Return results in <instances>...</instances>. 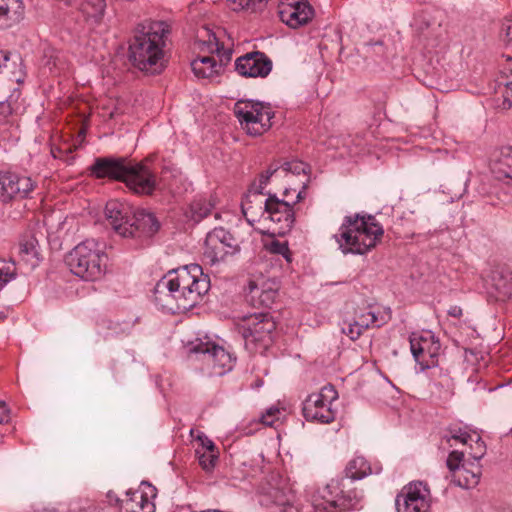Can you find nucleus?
I'll use <instances>...</instances> for the list:
<instances>
[{
	"label": "nucleus",
	"mask_w": 512,
	"mask_h": 512,
	"mask_svg": "<svg viewBox=\"0 0 512 512\" xmlns=\"http://www.w3.org/2000/svg\"><path fill=\"white\" fill-rule=\"evenodd\" d=\"M473 442L475 443V448L470 445L472 451L469 454L474 461L478 462L485 454V444L478 434H475V440Z\"/></svg>",
	"instance_id": "48"
},
{
	"label": "nucleus",
	"mask_w": 512,
	"mask_h": 512,
	"mask_svg": "<svg viewBox=\"0 0 512 512\" xmlns=\"http://www.w3.org/2000/svg\"><path fill=\"white\" fill-rule=\"evenodd\" d=\"M271 59L263 52L252 51L235 60V70L243 77L265 78L272 70Z\"/></svg>",
	"instance_id": "14"
},
{
	"label": "nucleus",
	"mask_w": 512,
	"mask_h": 512,
	"mask_svg": "<svg viewBox=\"0 0 512 512\" xmlns=\"http://www.w3.org/2000/svg\"><path fill=\"white\" fill-rule=\"evenodd\" d=\"M25 17V6L22 0H0V20L2 26L10 27L19 24Z\"/></svg>",
	"instance_id": "23"
},
{
	"label": "nucleus",
	"mask_w": 512,
	"mask_h": 512,
	"mask_svg": "<svg viewBox=\"0 0 512 512\" xmlns=\"http://www.w3.org/2000/svg\"><path fill=\"white\" fill-rule=\"evenodd\" d=\"M105 215L112 228L122 237L131 234L128 223H130L132 212L130 208L118 201L110 200L105 206Z\"/></svg>",
	"instance_id": "20"
},
{
	"label": "nucleus",
	"mask_w": 512,
	"mask_h": 512,
	"mask_svg": "<svg viewBox=\"0 0 512 512\" xmlns=\"http://www.w3.org/2000/svg\"><path fill=\"white\" fill-rule=\"evenodd\" d=\"M490 169L498 179L512 178V147L504 146L491 156Z\"/></svg>",
	"instance_id": "21"
},
{
	"label": "nucleus",
	"mask_w": 512,
	"mask_h": 512,
	"mask_svg": "<svg viewBox=\"0 0 512 512\" xmlns=\"http://www.w3.org/2000/svg\"><path fill=\"white\" fill-rule=\"evenodd\" d=\"M290 191L296 192L297 189L285 188L284 199H279L275 194H269V197L264 201L262 217L275 223L277 226L275 231L280 235L289 232L295 222V213L288 200Z\"/></svg>",
	"instance_id": "10"
},
{
	"label": "nucleus",
	"mask_w": 512,
	"mask_h": 512,
	"mask_svg": "<svg viewBox=\"0 0 512 512\" xmlns=\"http://www.w3.org/2000/svg\"><path fill=\"white\" fill-rule=\"evenodd\" d=\"M280 413V410L277 409V408H271L269 410H267V412L262 415V423L267 425V426H272L274 421L277 419L276 418V415Z\"/></svg>",
	"instance_id": "50"
},
{
	"label": "nucleus",
	"mask_w": 512,
	"mask_h": 512,
	"mask_svg": "<svg viewBox=\"0 0 512 512\" xmlns=\"http://www.w3.org/2000/svg\"><path fill=\"white\" fill-rule=\"evenodd\" d=\"M492 286L495 297L499 301H506L512 296V273L495 272L492 277Z\"/></svg>",
	"instance_id": "29"
},
{
	"label": "nucleus",
	"mask_w": 512,
	"mask_h": 512,
	"mask_svg": "<svg viewBox=\"0 0 512 512\" xmlns=\"http://www.w3.org/2000/svg\"><path fill=\"white\" fill-rule=\"evenodd\" d=\"M307 169L308 165L299 160L285 162L279 167L280 177L286 178L287 182H291V179L295 175L303 174L305 177V181L301 182V189L296 191V199L293 201V204L298 203L305 198V190L309 182V178L306 175Z\"/></svg>",
	"instance_id": "22"
},
{
	"label": "nucleus",
	"mask_w": 512,
	"mask_h": 512,
	"mask_svg": "<svg viewBox=\"0 0 512 512\" xmlns=\"http://www.w3.org/2000/svg\"><path fill=\"white\" fill-rule=\"evenodd\" d=\"M372 46L377 47L379 49V51H375L378 55H384L383 43L381 41L374 43Z\"/></svg>",
	"instance_id": "57"
},
{
	"label": "nucleus",
	"mask_w": 512,
	"mask_h": 512,
	"mask_svg": "<svg viewBox=\"0 0 512 512\" xmlns=\"http://www.w3.org/2000/svg\"><path fill=\"white\" fill-rule=\"evenodd\" d=\"M371 473L370 464L364 457L357 456L347 464L345 476L332 479L318 495L313 496L312 506L315 512H335L336 509H352L359 501V493L355 489H346L347 479L361 480Z\"/></svg>",
	"instance_id": "2"
},
{
	"label": "nucleus",
	"mask_w": 512,
	"mask_h": 512,
	"mask_svg": "<svg viewBox=\"0 0 512 512\" xmlns=\"http://www.w3.org/2000/svg\"><path fill=\"white\" fill-rule=\"evenodd\" d=\"M217 459L218 456L215 451H205L199 455V464L204 470L210 471L215 467Z\"/></svg>",
	"instance_id": "46"
},
{
	"label": "nucleus",
	"mask_w": 512,
	"mask_h": 512,
	"mask_svg": "<svg viewBox=\"0 0 512 512\" xmlns=\"http://www.w3.org/2000/svg\"><path fill=\"white\" fill-rule=\"evenodd\" d=\"M448 314L455 318H460L462 316V309L459 306H452L448 310Z\"/></svg>",
	"instance_id": "56"
},
{
	"label": "nucleus",
	"mask_w": 512,
	"mask_h": 512,
	"mask_svg": "<svg viewBox=\"0 0 512 512\" xmlns=\"http://www.w3.org/2000/svg\"><path fill=\"white\" fill-rule=\"evenodd\" d=\"M241 208L248 223L253 225L257 221V217L259 215L262 216L264 211V201H262L260 197L257 199L249 197L248 192L245 199L242 201Z\"/></svg>",
	"instance_id": "30"
},
{
	"label": "nucleus",
	"mask_w": 512,
	"mask_h": 512,
	"mask_svg": "<svg viewBox=\"0 0 512 512\" xmlns=\"http://www.w3.org/2000/svg\"><path fill=\"white\" fill-rule=\"evenodd\" d=\"M169 25L164 21L144 20L139 23L129 41L128 59L142 72L159 74L166 67V37Z\"/></svg>",
	"instance_id": "1"
},
{
	"label": "nucleus",
	"mask_w": 512,
	"mask_h": 512,
	"mask_svg": "<svg viewBox=\"0 0 512 512\" xmlns=\"http://www.w3.org/2000/svg\"><path fill=\"white\" fill-rule=\"evenodd\" d=\"M421 37L422 40L424 41L426 49H428L429 51H432L433 49L438 47L443 41L442 33L435 34V29H432L431 31L422 34Z\"/></svg>",
	"instance_id": "44"
},
{
	"label": "nucleus",
	"mask_w": 512,
	"mask_h": 512,
	"mask_svg": "<svg viewBox=\"0 0 512 512\" xmlns=\"http://www.w3.org/2000/svg\"><path fill=\"white\" fill-rule=\"evenodd\" d=\"M463 458H464L463 452H460L457 450L450 452V454L448 455L447 461H446V465H447L448 469L451 472L460 470L461 464L463 462Z\"/></svg>",
	"instance_id": "47"
},
{
	"label": "nucleus",
	"mask_w": 512,
	"mask_h": 512,
	"mask_svg": "<svg viewBox=\"0 0 512 512\" xmlns=\"http://www.w3.org/2000/svg\"><path fill=\"white\" fill-rule=\"evenodd\" d=\"M107 499H108L109 504H111V505H113V504L118 505L119 504L121 506V500L117 497V495L114 492L109 491L107 493Z\"/></svg>",
	"instance_id": "55"
},
{
	"label": "nucleus",
	"mask_w": 512,
	"mask_h": 512,
	"mask_svg": "<svg viewBox=\"0 0 512 512\" xmlns=\"http://www.w3.org/2000/svg\"><path fill=\"white\" fill-rule=\"evenodd\" d=\"M240 250L239 242L222 227L208 232L204 242L203 261L211 266L224 261L228 255H234Z\"/></svg>",
	"instance_id": "8"
},
{
	"label": "nucleus",
	"mask_w": 512,
	"mask_h": 512,
	"mask_svg": "<svg viewBox=\"0 0 512 512\" xmlns=\"http://www.w3.org/2000/svg\"><path fill=\"white\" fill-rule=\"evenodd\" d=\"M231 2V8L235 11L246 10L249 12H257L263 10L268 0H229Z\"/></svg>",
	"instance_id": "38"
},
{
	"label": "nucleus",
	"mask_w": 512,
	"mask_h": 512,
	"mask_svg": "<svg viewBox=\"0 0 512 512\" xmlns=\"http://www.w3.org/2000/svg\"><path fill=\"white\" fill-rule=\"evenodd\" d=\"M17 276V268L14 261L5 262L0 260V290Z\"/></svg>",
	"instance_id": "40"
},
{
	"label": "nucleus",
	"mask_w": 512,
	"mask_h": 512,
	"mask_svg": "<svg viewBox=\"0 0 512 512\" xmlns=\"http://www.w3.org/2000/svg\"><path fill=\"white\" fill-rule=\"evenodd\" d=\"M341 330L343 334L347 335L353 341L357 340L364 331L355 319H353L352 322L344 321Z\"/></svg>",
	"instance_id": "43"
},
{
	"label": "nucleus",
	"mask_w": 512,
	"mask_h": 512,
	"mask_svg": "<svg viewBox=\"0 0 512 512\" xmlns=\"http://www.w3.org/2000/svg\"><path fill=\"white\" fill-rule=\"evenodd\" d=\"M18 255L22 262L30 270L39 265L40 252L37 239L32 236H25L19 242Z\"/></svg>",
	"instance_id": "24"
},
{
	"label": "nucleus",
	"mask_w": 512,
	"mask_h": 512,
	"mask_svg": "<svg viewBox=\"0 0 512 512\" xmlns=\"http://www.w3.org/2000/svg\"><path fill=\"white\" fill-rule=\"evenodd\" d=\"M15 173L0 172V202L8 203L14 199Z\"/></svg>",
	"instance_id": "36"
},
{
	"label": "nucleus",
	"mask_w": 512,
	"mask_h": 512,
	"mask_svg": "<svg viewBox=\"0 0 512 512\" xmlns=\"http://www.w3.org/2000/svg\"><path fill=\"white\" fill-rule=\"evenodd\" d=\"M278 296V285L273 280L250 281L246 300L254 307L270 308Z\"/></svg>",
	"instance_id": "17"
},
{
	"label": "nucleus",
	"mask_w": 512,
	"mask_h": 512,
	"mask_svg": "<svg viewBox=\"0 0 512 512\" xmlns=\"http://www.w3.org/2000/svg\"><path fill=\"white\" fill-rule=\"evenodd\" d=\"M449 435H446L445 438L449 442L450 439L459 441L464 445H468L469 442H473L475 440V432L473 434L469 433L465 428L461 427H450L448 429Z\"/></svg>",
	"instance_id": "41"
},
{
	"label": "nucleus",
	"mask_w": 512,
	"mask_h": 512,
	"mask_svg": "<svg viewBox=\"0 0 512 512\" xmlns=\"http://www.w3.org/2000/svg\"><path fill=\"white\" fill-rule=\"evenodd\" d=\"M279 17L291 28H298L312 20L314 9L307 0H281Z\"/></svg>",
	"instance_id": "15"
},
{
	"label": "nucleus",
	"mask_w": 512,
	"mask_h": 512,
	"mask_svg": "<svg viewBox=\"0 0 512 512\" xmlns=\"http://www.w3.org/2000/svg\"><path fill=\"white\" fill-rule=\"evenodd\" d=\"M397 512H427L428 502L426 499L408 498V501L401 502V497L396 498Z\"/></svg>",
	"instance_id": "35"
},
{
	"label": "nucleus",
	"mask_w": 512,
	"mask_h": 512,
	"mask_svg": "<svg viewBox=\"0 0 512 512\" xmlns=\"http://www.w3.org/2000/svg\"><path fill=\"white\" fill-rule=\"evenodd\" d=\"M191 68L198 78H212L223 70V64H218L214 56H203L191 62Z\"/></svg>",
	"instance_id": "26"
},
{
	"label": "nucleus",
	"mask_w": 512,
	"mask_h": 512,
	"mask_svg": "<svg viewBox=\"0 0 512 512\" xmlns=\"http://www.w3.org/2000/svg\"><path fill=\"white\" fill-rule=\"evenodd\" d=\"M36 184L31 177L15 174L13 191L14 199H24L30 196Z\"/></svg>",
	"instance_id": "33"
},
{
	"label": "nucleus",
	"mask_w": 512,
	"mask_h": 512,
	"mask_svg": "<svg viewBox=\"0 0 512 512\" xmlns=\"http://www.w3.org/2000/svg\"><path fill=\"white\" fill-rule=\"evenodd\" d=\"M338 399V392L332 384H327L318 393L310 394L303 402L302 413L307 421L331 423L335 420L336 410L333 402Z\"/></svg>",
	"instance_id": "7"
},
{
	"label": "nucleus",
	"mask_w": 512,
	"mask_h": 512,
	"mask_svg": "<svg viewBox=\"0 0 512 512\" xmlns=\"http://www.w3.org/2000/svg\"><path fill=\"white\" fill-rule=\"evenodd\" d=\"M354 319L364 330L371 326L380 327L391 319V311L388 308L383 312H375L371 308H368L360 313H356Z\"/></svg>",
	"instance_id": "27"
},
{
	"label": "nucleus",
	"mask_w": 512,
	"mask_h": 512,
	"mask_svg": "<svg viewBox=\"0 0 512 512\" xmlns=\"http://www.w3.org/2000/svg\"><path fill=\"white\" fill-rule=\"evenodd\" d=\"M10 59V52L6 50H0V73L4 67H6L7 62Z\"/></svg>",
	"instance_id": "54"
},
{
	"label": "nucleus",
	"mask_w": 512,
	"mask_h": 512,
	"mask_svg": "<svg viewBox=\"0 0 512 512\" xmlns=\"http://www.w3.org/2000/svg\"><path fill=\"white\" fill-rule=\"evenodd\" d=\"M67 5H75L79 7L84 15L94 19L98 23L104 14L106 2L105 0H63Z\"/></svg>",
	"instance_id": "28"
},
{
	"label": "nucleus",
	"mask_w": 512,
	"mask_h": 512,
	"mask_svg": "<svg viewBox=\"0 0 512 512\" xmlns=\"http://www.w3.org/2000/svg\"><path fill=\"white\" fill-rule=\"evenodd\" d=\"M499 84L504 86L502 92L504 98L503 105L505 108H510L512 106V64L504 68Z\"/></svg>",
	"instance_id": "37"
},
{
	"label": "nucleus",
	"mask_w": 512,
	"mask_h": 512,
	"mask_svg": "<svg viewBox=\"0 0 512 512\" xmlns=\"http://www.w3.org/2000/svg\"><path fill=\"white\" fill-rule=\"evenodd\" d=\"M128 163L123 157H98L94 160L89 170L95 178H108L123 182Z\"/></svg>",
	"instance_id": "18"
},
{
	"label": "nucleus",
	"mask_w": 512,
	"mask_h": 512,
	"mask_svg": "<svg viewBox=\"0 0 512 512\" xmlns=\"http://www.w3.org/2000/svg\"><path fill=\"white\" fill-rule=\"evenodd\" d=\"M176 283V279L168 273L156 283L154 298L157 304L175 313L188 311L202 300L203 296L197 289L187 290L180 284L177 287L174 285Z\"/></svg>",
	"instance_id": "5"
},
{
	"label": "nucleus",
	"mask_w": 512,
	"mask_h": 512,
	"mask_svg": "<svg viewBox=\"0 0 512 512\" xmlns=\"http://www.w3.org/2000/svg\"><path fill=\"white\" fill-rule=\"evenodd\" d=\"M427 492L426 486L422 482H417L410 484L407 487L406 493L399 496L401 497V502H406L408 498L426 499Z\"/></svg>",
	"instance_id": "42"
},
{
	"label": "nucleus",
	"mask_w": 512,
	"mask_h": 512,
	"mask_svg": "<svg viewBox=\"0 0 512 512\" xmlns=\"http://www.w3.org/2000/svg\"><path fill=\"white\" fill-rule=\"evenodd\" d=\"M280 177L279 167H273L272 165L267 169L265 173H262L258 179V181L253 182L249 188V197H254L255 199L264 195V188L267 185L269 179L272 176Z\"/></svg>",
	"instance_id": "32"
},
{
	"label": "nucleus",
	"mask_w": 512,
	"mask_h": 512,
	"mask_svg": "<svg viewBox=\"0 0 512 512\" xmlns=\"http://www.w3.org/2000/svg\"><path fill=\"white\" fill-rule=\"evenodd\" d=\"M267 249L272 254L281 255L288 261L290 260V250L288 243L286 241L272 240L269 244H267Z\"/></svg>",
	"instance_id": "45"
},
{
	"label": "nucleus",
	"mask_w": 512,
	"mask_h": 512,
	"mask_svg": "<svg viewBox=\"0 0 512 512\" xmlns=\"http://www.w3.org/2000/svg\"><path fill=\"white\" fill-rule=\"evenodd\" d=\"M206 45L210 53H217V55L220 57L218 64H223L224 67L230 61L232 52L230 50H224L223 47H220V44L214 34L209 36Z\"/></svg>",
	"instance_id": "39"
},
{
	"label": "nucleus",
	"mask_w": 512,
	"mask_h": 512,
	"mask_svg": "<svg viewBox=\"0 0 512 512\" xmlns=\"http://www.w3.org/2000/svg\"><path fill=\"white\" fill-rule=\"evenodd\" d=\"M276 329V323L267 313H254L245 315L238 323L239 333L248 344H261L267 347L271 341V335Z\"/></svg>",
	"instance_id": "9"
},
{
	"label": "nucleus",
	"mask_w": 512,
	"mask_h": 512,
	"mask_svg": "<svg viewBox=\"0 0 512 512\" xmlns=\"http://www.w3.org/2000/svg\"><path fill=\"white\" fill-rule=\"evenodd\" d=\"M173 171H174V170H172V169H170V168H168V167H165V168L163 169V171H162L163 176H162V178L160 179V181H166V174H167L168 172H171V173H172Z\"/></svg>",
	"instance_id": "58"
},
{
	"label": "nucleus",
	"mask_w": 512,
	"mask_h": 512,
	"mask_svg": "<svg viewBox=\"0 0 512 512\" xmlns=\"http://www.w3.org/2000/svg\"><path fill=\"white\" fill-rule=\"evenodd\" d=\"M128 224L127 228H130L131 234L126 235L125 238L148 239L160 229V222L156 216L144 209L133 212Z\"/></svg>",
	"instance_id": "19"
},
{
	"label": "nucleus",
	"mask_w": 512,
	"mask_h": 512,
	"mask_svg": "<svg viewBox=\"0 0 512 512\" xmlns=\"http://www.w3.org/2000/svg\"><path fill=\"white\" fill-rule=\"evenodd\" d=\"M123 183L134 194L150 196L157 189L159 182L156 174L144 161L128 163Z\"/></svg>",
	"instance_id": "11"
},
{
	"label": "nucleus",
	"mask_w": 512,
	"mask_h": 512,
	"mask_svg": "<svg viewBox=\"0 0 512 512\" xmlns=\"http://www.w3.org/2000/svg\"><path fill=\"white\" fill-rule=\"evenodd\" d=\"M199 440L201 441L202 447L206 451H210V452L215 451V444L210 439H208L206 436L199 437Z\"/></svg>",
	"instance_id": "53"
},
{
	"label": "nucleus",
	"mask_w": 512,
	"mask_h": 512,
	"mask_svg": "<svg viewBox=\"0 0 512 512\" xmlns=\"http://www.w3.org/2000/svg\"><path fill=\"white\" fill-rule=\"evenodd\" d=\"M42 512H58L55 508H45Z\"/></svg>",
	"instance_id": "59"
},
{
	"label": "nucleus",
	"mask_w": 512,
	"mask_h": 512,
	"mask_svg": "<svg viewBox=\"0 0 512 512\" xmlns=\"http://www.w3.org/2000/svg\"><path fill=\"white\" fill-rule=\"evenodd\" d=\"M410 348L413 357L422 368H430L438 364L441 344L431 331L412 333Z\"/></svg>",
	"instance_id": "12"
},
{
	"label": "nucleus",
	"mask_w": 512,
	"mask_h": 512,
	"mask_svg": "<svg viewBox=\"0 0 512 512\" xmlns=\"http://www.w3.org/2000/svg\"><path fill=\"white\" fill-rule=\"evenodd\" d=\"M481 475V469L478 465L469 469L466 467V464H462L461 469L459 470V474L457 479L454 482L463 488L469 489L476 486L479 483Z\"/></svg>",
	"instance_id": "31"
},
{
	"label": "nucleus",
	"mask_w": 512,
	"mask_h": 512,
	"mask_svg": "<svg viewBox=\"0 0 512 512\" xmlns=\"http://www.w3.org/2000/svg\"><path fill=\"white\" fill-rule=\"evenodd\" d=\"M214 207L211 200L197 198L190 204V217L193 221L199 222L207 217Z\"/></svg>",
	"instance_id": "34"
},
{
	"label": "nucleus",
	"mask_w": 512,
	"mask_h": 512,
	"mask_svg": "<svg viewBox=\"0 0 512 512\" xmlns=\"http://www.w3.org/2000/svg\"><path fill=\"white\" fill-rule=\"evenodd\" d=\"M10 421V409L5 401L0 400V424H6Z\"/></svg>",
	"instance_id": "51"
},
{
	"label": "nucleus",
	"mask_w": 512,
	"mask_h": 512,
	"mask_svg": "<svg viewBox=\"0 0 512 512\" xmlns=\"http://www.w3.org/2000/svg\"><path fill=\"white\" fill-rule=\"evenodd\" d=\"M174 279L176 286L183 285L187 290L197 289L201 296H204L210 289V279L203 273L202 267L198 264H190L175 270L169 271Z\"/></svg>",
	"instance_id": "16"
},
{
	"label": "nucleus",
	"mask_w": 512,
	"mask_h": 512,
	"mask_svg": "<svg viewBox=\"0 0 512 512\" xmlns=\"http://www.w3.org/2000/svg\"><path fill=\"white\" fill-rule=\"evenodd\" d=\"M502 32L504 33V42L506 45L512 47V19L506 20L502 26Z\"/></svg>",
	"instance_id": "49"
},
{
	"label": "nucleus",
	"mask_w": 512,
	"mask_h": 512,
	"mask_svg": "<svg viewBox=\"0 0 512 512\" xmlns=\"http://www.w3.org/2000/svg\"><path fill=\"white\" fill-rule=\"evenodd\" d=\"M233 112L241 127L249 135H262L270 129L274 112L269 105L253 100H238L233 107Z\"/></svg>",
	"instance_id": "6"
},
{
	"label": "nucleus",
	"mask_w": 512,
	"mask_h": 512,
	"mask_svg": "<svg viewBox=\"0 0 512 512\" xmlns=\"http://www.w3.org/2000/svg\"><path fill=\"white\" fill-rule=\"evenodd\" d=\"M107 261V254L93 239L79 243L65 258L70 271L85 281L100 279L106 272Z\"/></svg>",
	"instance_id": "4"
},
{
	"label": "nucleus",
	"mask_w": 512,
	"mask_h": 512,
	"mask_svg": "<svg viewBox=\"0 0 512 512\" xmlns=\"http://www.w3.org/2000/svg\"><path fill=\"white\" fill-rule=\"evenodd\" d=\"M155 505L143 491L128 492L121 500V510L124 512H154Z\"/></svg>",
	"instance_id": "25"
},
{
	"label": "nucleus",
	"mask_w": 512,
	"mask_h": 512,
	"mask_svg": "<svg viewBox=\"0 0 512 512\" xmlns=\"http://www.w3.org/2000/svg\"><path fill=\"white\" fill-rule=\"evenodd\" d=\"M383 233V227L374 216L355 214L344 218L334 238L344 254L363 255L376 246Z\"/></svg>",
	"instance_id": "3"
},
{
	"label": "nucleus",
	"mask_w": 512,
	"mask_h": 512,
	"mask_svg": "<svg viewBox=\"0 0 512 512\" xmlns=\"http://www.w3.org/2000/svg\"><path fill=\"white\" fill-rule=\"evenodd\" d=\"M190 352L201 355V360L211 369V373L222 376L233 367V358L223 347L211 342H198Z\"/></svg>",
	"instance_id": "13"
},
{
	"label": "nucleus",
	"mask_w": 512,
	"mask_h": 512,
	"mask_svg": "<svg viewBox=\"0 0 512 512\" xmlns=\"http://www.w3.org/2000/svg\"><path fill=\"white\" fill-rule=\"evenodd\" d=\"M12 111V105L8 100L0 102V115L7 117L12 114Z\"/></svg>",
	"instance_id": "52"
}]
</instances>
